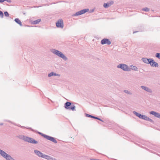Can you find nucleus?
<instances>
[{"label":"nucleus","instance_id":"2","mask_svg":"<svg viewBox=\"0 0 160 160\" xmlns=\"http://www.w3.org/2000/svg\"><path fill=\"white\" fill-rule=\"evenodd\" d=\"M65 108L69 110H72V111H75V106L74 105L73 103L69 102H67L64 104Z\"/></svg>","mask_w":160,"mask_h":160},{"label":"nucleus","instance_id":"6","mask_svg":"<svg viewBox=\"0 0 160 160\" xmlns=\"http://www.w3.org/2000/svg\"><path fill=\"white\" fill-rule=\"evenodd\" d=\"M101 43L102 45L107 44L109 45L111 44V42L108 39L104 38L101 40Z\"/></svg>","mask_w":160,"mask_h":160},{"label":"nucleus","instance_id":"25","mask_svg":"<svg viewBox=\"0 0 160 160\" xmlns=\"http://www.w3.org/2000/svg\"><path fill=\"white\" fill-rule=\"evenodd\" d=\"M80 13H80V11H79L76 12L75 14H73L72 15V16H77L81 15V14H80Z\"/></svg>","mask_w":160,"mask_h":160},{"label":"nucleus","instance_id":"47","mask_svg":"<svg viewBox=\"0 0 160 160\" xmlns=\"http://www.w3.org/2000/svg\"><path fill=\"white\" fill-rule=\"evenodd\" d=\"M50 101H51L52 102H53L51 100H50Z\"/></svg>","mask_w":160,"mask_h":160},{"label":"nucleus","instance_id":"14","mask_svg":"<svg viewBox=\"0 0 160 160\" xmlns=\"http://www.w3.org/2000/svg\"><path fill=\"white\" fill-rule=\"evenodd\" d=\"M151 58H142V60L143 62L147 64H149V61H150Z\"/></svg>","mask_w":160,"mask_h":160},{"label":"nucleus","instance_id":"44","mask_svg":"<svg viewBox=\"0 0 160 160\" xmlns=\"http://www.w3.org/2000/svg\"><path fill=\"white\" fill-rule=\"evenodd\" d=\"M138 31H134L133 32V33H134L136 32H138Z\"/></svg>","mask_w":160,"mask_h":160},{"label":"nucleus","instance_id":"32","mask_svg":"<svg viewBox=\"0 0 160 160\" xmlns=\"http://www.w3.org/2000/svg\"><path fill=\"white\" fill-rule=\"evenodd\" d=\"M3 13L2 12V11H0V16L2 18L3 17Z\"/></svg>","mask_w":160,"mask_h":160},{"label":"nucleus","instance_id":"1","mask_svg":"<svg viewBox=\"0 0 160 160\" xmlns=\"http://www.w3.org/2000/svg\"><path fill=\"white\" fill-rule=\"evenodd\" d=\"M51 52L53 54L56 55L62 58L64 60L67 61L68 60V58L65 55L61 52L55 49H52Z\"/></svg>","mask_w":160,"mask_h":160},{"label":"nucleus","instance_id":"39","mask_svg":"<svg viewBox=\"0 0 160 160\" xmlns=\"http://www.w3.org/2000/svg\"><path fill=\"white\" fill-rule=\"evenodd\" d=\"M6 0H0V2L2 3L5 1Z\"/></svg>","mask_w":160,"mask_h":160},{"label":"nucleus","instance_id":"8","mask_svg":"<svg viewBox=\"0 0 160 160\" xmlns=\"http://www.w3.org/2000/svg\"><path fill=\"white\" fill-rule=\"evenodd\" d=\"M26 142H28L33 143L36 144L38 143V142L32 138L28 137Z\"/></svg>","mask_w":160,"mask_h":160},{"label":"nucleus","instance_id":"15","mask_svg":"<svg viewBox=\"0 0 160 160\" xmlns=\"http://www.w3.org/2000/svg\"><path fill=\"white\" fill-rule=\"evenodd\" d=\"M0 154L4 158L8 154L5 152L0 149Z\"/></svg>","mask_w":160,"mask_h":160},{"label":"nucleus","instance_id":"26","mask_svg":"<svg viewBox=\"0 0 160 160\" xmlns=\"http://www.w3.org/2000/svg\"><path fill=\"white\" fill-rule=\"evenodd\" d=\"M150 10V9L148 8L145 7L142 9V10L146 12H148Z\"/></svg>","mask_w":160,"mask_h":160},{"label":"nucleus","instance_id":"34","mask_svg":"<svg viewBox=\"0 0 160 160\" xmlns=\"http://www.w3.org/2000/svg\"><path fill=\"white\" fill-rule=\"evenodd\" d=\"M148 117H147L146 115H145L144 117L143 118V119L147 121L148 120L147 119H148Z\"/></svg>","mask_w":160,"mask_h":160},{"label":"nucleus","instance_id":"10","mask_svg":"<svg viewBox=\"0 0 160 160\" xmlns=\"http://www.w3.org/2000/svg\"><path fill=\"white\" fill-rule=\"evenodd\" d=\"M140 87L142 89L144 90L145 91L151 93L152 92V90L150 88L148 87L143 86H141Z\"/></svg>","mask_w":160,"mask_h":160},{"label":"nucleus","instance_id":"7","mask_svg":"<svg viewBox=\"0 0 160 160\" xmlns=\"http://www.w3.org/2000/svg\"><path fill=\"white\" fill-rule=\"evenodd\" d=\"M149 61V64L152 67H158V63L155 62L153 59L151 58Z\"/></svg>","mask_w":160,"mask_h":160},{"label":"nucleus","instance_id":"29","mask_svg":"<svg viewBox=\"0 0 160 160\" xmlns=\"http://www.w3.org/2000/svg\"><path fill=\"white\" fill-rule=\"evenodd\" d=\"M55 73L54 72H51L48 74V77H50L53 76H55Z\"/></svg>","mask_w":160,"mask_h":160},{"label":"nucleus","instance_id":"46","mask_svg":"<svg viewBox=\"0 0 160 160\" xmlns=\"http://www.w3.org/2000/svg\"><path fill=\"white\" fill-rule=\"evenodd\" d=\"M39 134H40V132H37Z\"/></svg>","mask_w":160,"mask_h":160},{"label":"nucleus","instance_id":"40","mask_svg":"<svg viewBox=\"0 0 160 160\" xmlns=\"http://www.w3.org/2000/svg\"><path fill=\"white\" fill-rule=\"evenodd\" d=\"M5 1H7L9 3L11 2V0H6Z\"/></svg>","mask_w":160,"mask_h":160},{"label":"nucleus","instance_id":"9","mask_svg":"<svg viewBox=\"0 0 160 160\" xmlns=\"http://www.w3.org/2000/svg\"><path fill=\"white\" fill-rule=\"evenodd\" d=\"M113 4L114 2L112 0L110 1L109 2H108L107 3H104L103 5V6L104 8H107L110 6L111 5H113Z\"/></svg>","mask_w":160,"mask_h":160},{"label":"nucleus","instance_id":"5","mask_svg":"<svg viewBox=\"0 0 160 160\" xmlns=\"http://www.w3.org/2000/svg\"><path fill=\"white\" fill-rule=\"evenodd\" d=\"M56 24L57 28H63V22L62 19L58 20L56 22Z\"/></svg>","mask_w":160,"mask_h":160},{"label":"nucleus","instance_id":"20","mask_svg":"<svg viewBox=\"0 0 160 160\" xmlns=\"http://www.w3.org/2000/svg\"><path fill=\"white\" fill-rule=\"evenodd\" d=\"M123 92L126 93H127L128 95H131L132 94V93L131 92H130V91H129L128 90H123Z\"/></svg>","mask_w":160,"mask_h":160},{"label":"nucleus","instance_id":"4","mask_svg":"<svg viewBox=\"0 0 160 160\" xmlns=\"http://www.w3.org/2000/svg\"><path fill=\"white\" fill-rule=\"evenodd\" d=\"M41 135L45 139L49 140L54 143H57V142L55 138L53 137L44 134L41 132Z\"/></svg>","mask_w":160,"mask_h":160},{"label":"nucleus","instance_id":"38","mask_svg":"<svg viewBox=\"0 0 160 160\" xmlns=\"http://www.w3.org/2000/svg\"><path fill=\"white\" fill-rule=\"evenodd\" d=\"M13 124L16 125V126H17L19 127H21V126L19 124H18V125H17L16 124H15V123H13Z\"/></svg>","mask_w":160,"mask_h":160},{"label":"nucleus","instance_id":"30","mask_svg":"<svg viewBox=\"0 0 160 160\" xmlns=\"http://www.w3.org/2000/svg\"><path fill=\"white\" fill-rule=\"evenodd\" d=\"M155 56L156 58L160 59V53H157L155 55Z\"/></svg>","mask_w":160,"mask_h":160},{"label":"nucleus","instance_id":"21","mask_svg":"<svg viewBox=\"0 0 160 160\" xmlns=\"http://www.w3.org/2000/svg\"><path fill=\"white\" fill-rule=\"evenodd\" d=\"M48 155L44 154L43 153L41 152V157L47 159Z\"/></svg>","mask_w":160,"mask_h":160},{"label":"nucleus","instance_id":"11","mask_svg":"<svg viewBox=\"0 0 160 160\" xmlns=\"http://www.w3.org/2000/svg\"><path fill=\"white\" fill-rule=\"evenodd\" d=\"M17 137L20 139L26 142L28 137L23 135H19L17 136Z\"/></svg>","mask_w":160,"mask_h":160},{"label":"nucleus","instance_id":"45","mask_svg":"<svg viewBox=\"0 0 160 160\" xmlns=\"http://www.w3.org/2000/svg\"><path fill=\"white\" fill-rule=\"evenodd\" d=\"M150 119V118H149L148 117V119H148V120H147V121H149V119Z\"/></svg>","mask_w":160,"mask_h":160},{"label":"nucleus","instance_id":"3","mask_svg":"<svg viewBox=\"0 0 160 160\" xmlns=\"http://www.w3.org/2000/svg\"><path fill=\"white\" fill-rule=\"evenodd\" d=\"M117 67L118 68H121L125 71H129L131 70V69L127 65L123 63L119 64Z\"/></svg>","mask_w":160,"mask_h":160},{"label":"nucleus","instance_id":"18","mask_svg":"<svg viewBox=\"0 0 160 160\" xmlns=\"http://www.w3.org/2000/svg\"><path fill=\"white\" fill-rule=\"evenodd\" d=\"M89 11L88 8L85 9L80 11L81 15L84 14Z\"/></svg>","mask_w":160,"mask_h":160},{"label":"nucleus","instance_id":"31","mask_svg":"<svg viewBox=\"0 0 160 160\" xmlns=\"http://www.w3.org/2000/svg\"><path fill=\"white\" fill-rule=\"evenodd\" d=\"M4 15L5 16L7 17H8L9 16V13L7 11L5 12H4Z\"/></svg>","mask_w":160,"mask_h":160},{"label":"nucleus","instance_id":"24","mask_svg":"<svg viewBox=\"0 0 160 160\" xmlns=\"http://www.w3.org/2000/svg\"><path fill=\"white\" fill-rule=\"evenodd\" d=\"M21 128H26L28 129L31 130L32 131H33V132H37L36 131L34 130L33 129H32V128H30V127H25L24 126H21Z\"/></svg>","mask_w":160,"mask_h":160},{"label":"nucleus","instance_id":"42","mask_svg":"<svg viewBox=\"0 0 160 160\" xmlns=\"http://www.w3.org/2000/svg\"><path fill=\"white\" fill-rule=\"evenodd\" d=\"M7 121L8 122H10V123H12V122L8 120V121Z\"/></svg>","mask_w":160,"mask_h":160},{"label":"nucleus","instance_id":"22","mask_svg":"<svg viewBox=\"0 0 160 160\" xmlns=\"http://www.w3.org/2000/svg\"><path fill=\"white\" fill-rule=\"evenodd\" d=\"M40 22V19H39L37 20L33 21L32 22V23L33 24H37V23H38Z\"/></svg>","mask_w":160,"mask_h":160},{"label":"nucleus","instance_id":"35","mask_svg":"<svg viewBox=\"0 0 160 160\" xmlns=\"http://www.w3.org/2000/svg\"><path fill=\"white\" fill-rule=\"evenodd\" d=\"M148 117H147L146 115H145L144 117L143 118V119L147 121L148 120L147 119H148Z\"/></svg>","mask_w":160,"mask_h":160},{"label":"nucleus","instance_id":"41","mask_svg":"<svg viewBox=\"0 0 160 160\" xmlns=\"http://www.w3.org/2000/svg\"><path fill=\"white\" fill-rule=\"evenodd\" d=\"M55 76H60V75L58 74H57L56 73H55Z\"/></svg>","mask_w":160,"mask_h":160},{"label":"nucleus","instance_id":"17","mask_svg":"<svg viewBox=\"0 0 160 160\" xmlns=\"http://www.w3.org/2000/svg\"><path fill=\"white\" fill-rule=\"evenodd\" d=\"M14 21L16 22L17 23L19 24L21 26H22V23L20 21V20L18 18H16L14 19Z\"/></svg>","mask_w":160,"mask_h":160},{"label":"nucleus","instance_id":"19","mask_svg":"<svg viewBox=\"0 0 160 160\" xmlns=\"http://www.w3.org/2000/svg\"><path fill=\"white\" fill-rule=\"evenodd\" d=\"M130 67L131 68H130L131 69H132L133 70H134L135 71H138V68L136 67L135 66H133V65H131Z\"/></svg>","mask_w":160,"mask_h":160},{"label":"nucleus","instance_id":"28","mask_svg":"<svg viewBox=\"0 0 160 160\" xmlns=\"http://www.w3.org/2000/svg\"><path fill=\"white\" fill-rule=\"evenodd\" d=\"M34 152L39 157H40V151L35 150H34Z\"/></svg>","mask_w":160,"mask_h":160},{"label":"nucleus","instance_id":"12","mask_svg":"<svg viewBox=\"0 0 160 160\" xmlns=\"http://www.w3.org/2000/svg\"><path fill=\"white\" fill-rule=\"evenodd\" d=\"M133 113L137 117L139 118H140L142 119H143V118L144 117L145 115H142L141 114H140L139 113L137 112L136 111H133Z\"/></svg>","mask_w":160,"mask_h":160},{"label":"nucleus","instance_id":"27","mask_svg":"<svg viewBox=\"0 0 160 160\" xmlns=\"http://www.w3.org/2000/svg\"><path fill=\"white\" fill-rule=\"evenodd\" d=\"M86 116L88 117H89L91 118H95L96 117L91 115L88 114H86Z\"/></svg>","mask_w":160,"mask_h":160},{"label":"nucleus","instance_id":"16","mask_svg":"<svg viewBox=\"0 0 160 160\" xmlns=\"http://www.w3.org/2000/svg\"><path fill=\"white\" fill-rule=\"evenodd\" d=\"M5 158L6 160H15L11 156L9 155L8 154L7 156H6Z\"/></svg>","mask_w":160,"mask_h":160},{"label":"nucleus","instance_id":"33","mask_svg":"<svg viewBox=\"0 0 160 160\" xmlns=\"http://www.w3.org/2000/svg\"><path fill=\"white\" fill-rule=\"evenodd\" d=\"M95 119H98V120H99L100 121H101L102 122H104V121L103 120H102L101 119H100V118H99L98 117H96Z\"/></svg>","mask_w":160,"mask_h":160},{"label":"nucleus","instance_id":"36","mask_svg":"<svg viewBox=\"0 0 160 160\" xmlns=\"http://www.w3.org/2000/svg\"><path fill=\"white\" fill-rule=\"evenodd\" d=\"M148 117H147L146 115H145L144 117L143 118V119L147 121L148 120L147 119H148Z\"/></svg>","mask_w":160,"mask_h":160},{"label":"nucleus","instance_id":"23","mask_svg":"<svg viewBox=\"0 0 160 160\" xmlns=\"http://www.w3.org/2000/svg\"><path fill=\"white\" fill-rule=\"evenodd\" d=\"M48 160H57L55 158H53L50 156L48 155L47 159Z\"/></svg>","mask_w":160,"mask_h":160},{"label":"nucleus","instance_id":"13","mask_svg":"<svg viewBox=\"0 0 160 160\" xmlns=\"http://www.w3.org/2000/svg\"><path fill=\"white\" fill-rule=\"evenodd\" d=\"M149 113L150 114L152 115L157 118H160V114L154 111H151L149 112Z\"/></svg>","mask_w":160,"mask_h":160},{"label":"nucleus","instance_id":"37","mask_svg":"<svg viewBox=\"0 0 160 160\" xmlns=\"http://www.w3.org/2000/svg\"><path fill=\"white\" fill-rule=\"evenodd\" d=\"M148 121L150 122L151 123H153V121L151 118L149 119Z\"/></svg>","mask_w":160,"mask_h":160},{"label":"nucleus","instance_id":"43","mask_svg":"<svg viewBox=\"0 0 160 160\" xmlns=\"http://www.w3.org/2000/svg\"><path fill=\"white\" fill-rule=\"evenodd\" d=\"M3 125V123H0V125Z\"/></svg>","mask_w":160,"mask_h":160}]
</instances>
